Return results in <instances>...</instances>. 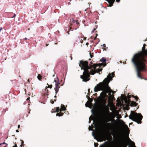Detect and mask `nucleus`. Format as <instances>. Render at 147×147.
Instances as JSON below:
<instances>
[{
	"instance_id": "obj_47",
	"label": "nucleus",
	"mask_w": 147,
	"mask_h": 147,
	"mask_svg": "<svg viewBox=\"0 0 147 147\" xmlns=\"http://www.w3.org/2000/svg\"><path fill=\"white\" fill-rule=\"evenodd\" d=\"M106 64H105V65H104V66H106Z\"/></svg>"
},
{
	"instance_id": "obj_28",
	"label": "nucleus",
	"mask_w": 147,
	"mask_h": 147,
	"mask_svg": "<svg viewBox=\"0 0 147 147\" xmlns=\"http://www.w3.org/2000/svg\"><path fill=\"white\" fill-rule=\"evenodd\" d=\"M90 56L91 57V58H92V57L93 56L91 55V53H90Z\"/></svg>"
},
{
	"instance_id": "obj_44",
	"label": "nucleus",
	"mask_w": 147,
	"mask_h": 147,
	"mask_svg": "<svg viewBox=\"0 0 147 147\" xmlns=\"http://www.w3.org/2000/svg\"><path fill=\"white\" fill-rule=\"evenodd\" d=\"M72 57H71V60H72Z\"/></svg>"
},
{
	"instance_id": "obj_8",
	"label": "nucleus",
	"mask_w": 147,
	"mask_h": 147,
	"mask_svg": "<svg viewBox=\"0 0 147 147\" xmlns=\"http://www.w3.org/2000/svg\"><path fill=\"white\" fill-rule=\"evenodd\" d=\"M59 83H55V91L56 94L59 91V89L60 88V87L59 86Z\"/></svg>"
},
{
	"instance_id": "obj_27",
	"label": "nucleus",
	"mask_w": 147,
	"mask_h": 147,
	"mask_svg": "<svg viewBox=\"0 0 147 147\" xmlns=\"http://www.w3.org/2000/svg\"><path fill=\"white\" fill-rule=\"evenodd\" d=\"M103 46L104 47H105V44H104L103 45Z\"/></svg>"
},
{
	"instance_id": "obj_25",
	"label": "nucleus",
	"mask_w": 147,
	"mask_h": 147,
	"mask_svg": "<svg viewBox=\"0 0 147 147\" xmlns=\"http://www.w3.org/2000/svg\"><path fill=\"white\" fill-rule=\"evenodd\" d=\"M120 0H116V1L117 2H120Z\"/></svg>"
},
{
	"instance_id": "obj_7",
	"label": "nucleus",
	"mask_w": 147,
	"mask_h": 147,
	"mask_svg": "<svg viewBox=\"0 0 147 147\" xmlns=\"http://www.w3.org/2000/svg\"><path fill=\"white\" fill-rule=\"evenodd\" d=\"M66 110V109L65 107L63 105H61V109H60V113H57L56 116H62L63 114L62 113V111L63 110Z\"/></svg>"
},
{
	"instance_id": "obj_11",
	"label": "nucleus",
	"mask_w": 147,
	"mask_h": 147,
	"mask_svg": "<svg viewBox=\"0 0 147 147\" xmlns=\"http://www.w3.org/2000/svg\"><path fill=\"white\" fill-rule=\"evenodd\" d=\"M91 105V102H89L88 101L85 104V106L86 107H89V106Z\"/></svg>"
},
{
	"instance_id": "obj_49",
	"label": "nucleus",
	"mask_w": 147,
	"mask_h": 147,
	"mask_svg": "<svg viewBox=\"0 0 147 147\" xmlns=\"http://www.w3.org/2000/svg\"><path fill=\"white\" fill-rule=\"evenodd\" d=\"M54 76V75L53 76Z\"/></svg>"
},
{
	"instance_id": "obj_19",
	"label": "nucleus",
	"mask_w": 147,
	"mask_h": 147,
	"mask_svg": "<svg viewBox=\"0 0 147 147\" xmlns=\"http://www.w3.org/2000/svg\"><path fill=\"white\" fill-rule=\"evenodd\" d=\"M94 145L95 147H97L98 146V143H94Z\"/></svg>"
},
{
	"instance_id": "obj_41",
	"label": "nucleus",
	"mask_w": 147,
	"mask_h": 147,
	"mask_svg": "<svg viewBox=\"0 0 147 147\" xmlns=\"http://www.w3.org/2000/svg\"><path fill=\"white\" fill-rule=\"evenodd\" d=\"M88 42H87V43H86V45H88Z\"/></svg>"
},
{
	"instance_id": "obj_32",
	"label": "nucleus",
	"mask_w": 147,
	"mask_h": 147,
	"mask_svg": "<svg viewBox=\"0 0 147 147\" xmlns=\"http://www.w3.org/2000/svg\"><path fill=\"white\" fill-rule=\"evenodd\" d=\"M50 88H51L52 87V85H50Z\"/></svg>"
},
{
	"instance_id": "obj_35",
	"label": "nucleus",
	"mask_w": 147,
	"mask_h": 147,
	"mask_svg": "<svg viewBox=\"0 0 147 147\" xmlns=\"http://www.w3.org/2000/svg\"><path fill=\"white\" fill-rule=\"evenodd\" d=\"M72 22H73V23H74V22H75V20H73V19H72Z\"/></svg>"
},
{
	"instance_id": "obj_42",
	"label": "nucleus",
	"mask_w": 147,
	"mask_h": 147,
	"mask_svg": "<svg viewBox=\"0 0 147 147\" xmlns=\"http://www.w3.org/2000/svg\"><path fill=\"white\" fill-rule=\"evenodd\" d=\"M76 23L77 24H78V22L77 21H76Z\"/></svg>"
},
{
	"instance_id": "obj_37",
	"label": "nucleus",
	"mask_w": 147,
	"mask_h": 147,
	"mask_svg": "<svg viewBox=\"0 0 147 147\" xmlns=\"http://www.w3.org/2000/svg\"><path fill=\"white\" fill-rule=\"evenodd\" d=\"M2 30V28H0V32H1V30Z\"/></svg>"
},
{
	"instance_id": "obj_4",
	"label": "nucleus",
	"mask_w": 147,
	"mask_h": 147,
	"mask_svg": "<svg viewBox=\"0 0 147 147\" xmlns=\"http://www.w3.org/2000/svg\"><path fill=\"white\" fill-rule=\"evenodd\" d=\"M129 118L138 123H141V121L142 118V116L140 114H138L134 111H131L130 115L129 116Z\"/></svg>"
},
{
	"instance_id": "obj_48",
	"label": "nucleus",
	"mask_w": 147,
	"mask_h": 147,
	"mask_svg": "<svg viewBox=\"0 0 147 147\" xmlns=\"http://www.w3.org/2000/svg\"><path fill=\"white\" fill-rule=\"evenodd\" d=\"M126 126L127 127V125H126Z\"/></svg>"
},
{
	"instance_id": "obj_40",
	"label": "nucleus",
	"mask_w": 147,
	"mask_h": 147,
	"mask_svg": "<svg viewBox=\"0 0 147 147\" xmlns=\"http://www.w3.org/2000/svg\"><path fill=\"white\" fill-rule=\"evenodd\" d=\"M54 102L53 101L52 102V103L53 104L54 103Z\"/></svg>"
},
{
	"instance_id": "obj_13",
	"label": "nucleus",
	"mask_w": 147,
	"mask_h": 147,
	"mask_svg": "<svg viewBox=\"0 0 147 147\" xmlns=\"http://www.w3.org/2000/svg\"><path fill=\"white\" fill-rule=\"evenodd\" d=\"M106 59L104 58V57H102L100 60V61L103 63H105L106 62Z\"/></svg>"
},
{
	"instance_id": "obj_33",
	"label": "nucleus",
	"mask_w": 147,
	"mask_h": 147,
	"mask_svg": "<svg viewBox=\"0 0 147 147\" xmlns=\"http://www.w3.org/2000/svg\"><path fill=\"white\" fill-rule=\"evenodd\" d=\"M12 147H17V145H16V144L15 145V146H13Z\"/></svg>"
},
{
	"instance_id": "obj_15",
	"label": "nucleus",
	"mask_w": 147,
	"mask_h": 147,
	"mask_svg": "<svg viewBox=\"0 0 147 147\" xmlns=\"http://www.w3.org/2000/svg\"><path fill=\"white\" fill-rule=\"evenodd\" d=\"M105 125L109 126V128L110 127L111 125V123H107L105 124Z\"/></svg>"
},
{
	"instance_id": "obj_18",
	"label": "nucleus",
	"mask_w": 147,
	"mask_h": 147,
	"mask_svg": "<svg viewBox=\"0 0 147 147\" xmlns=\"http://www.w3.org/2000/svg\"><path fill=\"white\" fill-rule=\"evenodd\" d=\"M117 116V117L118 119H120L121 117V116L120 115H119L118 114V115Z\"/></svg>"
},
{
	"instance_id": "obj_10",
	"label": "nucleus",
	"mask_w": 147,
	"mask_h": 147,
	"mask_svg": "<svg viewBox=\"0 0 147 147\" xmlns=\"http://www.w3.org/2000/svg\"><path fill=\"white\" fill-rule=\"evenodd\" d=\"M128 141L130 142V144L131 146L133 147H136L135 146V143L132 141L129 138H128Z\"/></svg>"
},
{
	"instance_id": "obj_20",
	"label": "nucleus",
	"mask_w": 147,
	"mask_h": 147,
	"mask_svg": "<svg viewBox=\"0 0 147 147\" xmlns=\"http://www.w3.org/2000/svg\"><path fill=\"white\" fill-rule=\"evenodd\" d=\"M59 110V107H57L56 108V111L55 112H58Z\"/></svg>"
},
{
	"instance_id": "obj_23",
	"label": "nucleus",
	"mask_w": 147,
	"mask_h": 147,
	"mask_svg": "<svg viewBox=\"0 0 147 147\" xmlns=\"http://www.w3.org/2000/svg\"><path fill=\"white\" fill-rule=\"evenodd\" d=\"M89 130H92L91 127V126H89Z\"/></svg>"
},
{
	"instance_id": "obj_14",
	"label": "nucleus",
	"mask_w": 147,
	"mask_h": 147,
	"mask_svg": "<svg viewBox=\"0 0 147 147\" xmlns=\"http://www.w3.org/2000/svg\"><path fill=\"white\" fill-rule=\"evenodd\" d=\"M54 82H55V83H59V79L57 77L55 79Z\"/></svg>"
},
{
	"instance_id": "obj_22",
	"label": "nucleus",
	"mask_w": 147,
	"mask_h": 147,
	"mask_svg": "<svg viewBox=\"0 0 147 147\" xmlns=\"http://www.w3.org/2000/svg\"><path fill=\"white\" fill-rule=\"evenodd\" d=\"M114 73H112V78L114 77Z\"/></svg>"
},
{
	"instance_id": "obj_38",
	"label": "nucleus",
	"mask_w": 147,
	"mask_h": 147,
	"mask_svg": "<svg viewBox=\"0 0 147 147\" xmlns=\"http://www.w3.org/2000/svg\"><path fill=\"white\" fill-rule=\"evenodd\" d=\"M23 146V144H21V145H20L21 147H22Z\"/></svg>"
},
{
	"instance_id": "obj_43",
	"label": "nucleus",
	"mask_w": 147,
	"mask_h": 147,
	"mask_svg": "<svg viewBox=\"0 0 147 147\" xmlns=\"http://www.w3.org/2000/svg\"><path fill=\"white\" fill-rule=\"evenodd\" d=\"M29 98H29H29H27V100H29Z\"/></svg>"
},
{
	"instance_id": "obj_3",
	"label": "nucleus",
	"mask_w": 147,
	"mask_h": 147,
	"mask_svg": "<svg viewBox=\"0 0 147 147\" xmlns=\"http://www.w3.org/2000/svg\"><path fill=\"white\" fill-rule=\"evenodd\" d=\"M79 65L82 69H83V74L80 76V78L83 80V81L87 82L90 80V74L93 75L96 73H98L101 71L102 69H97V65L88 66L87 61H80Z\"/></svg>"
},
{
	"instance_id": "obj_29",
	"label": "nucleus",
	"mask_w": 147,
	"mask_h": 147,
	"mask_svg": "<svg viewBox=\"0 0 147 147\" xmlns=\"http://www.w3.org/2000/svg\"><path fill=\"white\" fill-rule=\"evenodd\" d=\"M1 145H2V144H6V143L5 142H3V143H1Z\"/></svg>"
},
{
	"instance_id": "obj_9",
	"label": "nucleus",
	"mask_w": 147,
	"mask_h": 147,
	"mask_svg": "<svg viewBox=\"0 0 147 147\" xmlns=\"http://www.w3.org/2000/svg\"><path fill=\"white\" fill-rule=\"evenodd\" d=\"M107 1L109 4V6L111 7L113 5V4L114 2L115 1V0H105Z\"/></svg>"
},
{
	"instance_id": "obj_46",
	"label": "nucleus",
	"mask_w": 147,
	"mask_h": 147,
	"mask_svg": "<svg viewBox=\"0 0 147 147\" xmlns=\"http://www.w3.org/2000/svg\"><path fill=\"white\" fill-rule=\"evenodd\" d=\"M1 143H0V146H1Z\"/></svg>"
},
{
	"instance_id": "obj_26",
	"label": "nucleus",
	"mask_w": 147,
	"mask_h": 147,
	"mask_svg": "<svg viewBox=\"0 0 147 147\" xmlns=\"http://www.w3.org/2000/svg\"><path fill=\"white\" fill-rule=\"evenodd\" d=\"M96 30V28H94L93 30H92V32H94L95 30Z\"/></svg>"
},
{
	"instance_id": "obj_5",
	"label": "nucleus",
	"mask_w": 147,
	"mask_h": 147,
	"mask_svg": "<svg viewBox=\"0 0 147 147\" xmlns=\"http://www.w3.org/2000/svg\"><path fill=\"white\" fill-rule=\"evenodd\" d=\"M109 110H108L107 111L106 113L107 116L105 117L104 119V121L105 123H107L111 121V117H112L114 119V118L118 115V112L117 111H115L113 113H109Z\"/></svg>"
},
{
	"instance_id": "obj_2",
	"label": "nucleus",
	"mask_w": 147,
	"mask_h": 147,
	"mask_svg": "<svg viewBox=\"0 0 147 147\" xmlns=\"http://www.w3.org/2000/svg\"><path fill=\"white\" fill-rule=\"evenodd\" d=\"M111 79V74H109L103 82L99 83L94 88L95 92H97L99 90L102 91L100 94V96L101 98L108 97V95L106 94L108 93L109 98L110 100H113L114 98V95L113 94H111L113 91L108 86L109 83Z\"/></svg>"
},
{
	"instance_id": "obj_6",
	"label": "nucleus",
	"mask_w": 147,
	"mask_h": 147,
	"mask_svg": "<svg viewBox=\"0 0 147 147\" xmlns=\"http://www.w3.org/2000/svg\"><path fill=\"white\" fill-rule=\"evenodd\" d=\"M92 135L94 137V139L97 140V141H100V140H99V139L100 137V135L98 133H97L94 134V131H93L92 132Z\"/></svg>"
},
{
	"instance_id": "obj_34",
	"label": "nucleus",
	"mask_w": 147,
	"mask_h": 147,
	"mask_svg": "<svg viewBox=\"0 0 147 147\" xmlns=\"http://www.w3.org/2000/svg\"><path fill=\"white\" fill-rule=\"evenodd\" d=\"M20 127V125H18V128H19Z\"/></svg>"
},
{
	"instance_id": "obj_21",
	"label": "nucleus",
	"mask_w": 147,
	"mask_h": 147,
	"mask_svg": "<svg viewBox=\"0 0 147 147\" xmlns=\"http://www.w3.org/2000/svg\"><path fill=\"white\" fill-rule=\"evenodd\" d=\"M92 120V118L91 117H90L89 118V122H90V121L91 120Z\"/></svg>"
},
{
	"instance_id": "obj_30",
	"label": "nucleus",
	"mask_w": 147,
	"mask_h": 147,
	"mask_svg": "<svg viewBox=\"0 0 147 147\" xmlns=\"http://www.w3.org/2000/svg\"><path fill=\"white\" fill-rule=\"evenodd\" d=\"M16 15L15 14H14V15L12 17V18H13L16 16Z\"/></svg>"
},
{
	"instance_id": "obj_39",
	"label": "nucleus",
	"mask_w": 147,
	"mask_h": 147,
	"mask_svg": "<svg viewBox=\"0 0 147 147\" xmlns=\"http://www.w3.org/2000/svg\"><path fill=\"white\" fill-rule=\"evenodd\" d=\"M24 39H25V40H26L27 39V38H24Z\"/></svg>"
},
{
	"instance_id": "obj_36",
	"label": "nucleus",
	"mask_w": 147,
	"mask_h": 147,
	"mask_svg": "<svg viewBox=\"0 0 147 147\" xmlns=\"http://www.w3.org/2000/svg\"><path fill=\"white\" fill-rule=\"evenodd\" d=\"M16 131L17 132H19V131L18 130H16Z\"/></svg>"
},
{
	"instance_id": "obj_1",
	"label": "nucleus",
	"mask_w": 147,
	"mask_h": 147,
	"mask_svg": "<svg viewBox=\"0 0 147 147\" xmlns=\"http://www.w3.org/2000/svg\"><path fill=\"white\" fill-rule=\"evenodd\" d=\"M146 45L144 44L142 47V51L134 55L131 59L132 62L135 65L137 69V75L138 77L142 79L140 74L141 71H145V62L146 61L144 57L147 55V50H145V47Z\"/></svg>"
},
{
	"instance_id": "obj_50",
	"label": "nucleus",
	"mask_w": 147,
	"mask_h": 147,
	"mask_svg": "<svg viewBox=\"0 0 147 147\" xmlns=\"http://www.w3.org/2000/svg\"><path fill=\"white\" fill-rule=\"evenodd\" d=\"M56 97V96H55V97Z\"/></svg>"
},
{
	"instance_id": "obj_16",
	"label": "nucleus",
	"mask_w": 147,
	"mask_h": 147,
	"mask_svg": "<svg viewBox=\"0 0 147 147\" xmlns=\"http://www.w3.org/2000/svg\"><path fill=\"white\" fill-rule=\"evenodd\" d=\"M37 78L39 80H40L41 78V76L40 75L38 74L37 76Z\"/></svg>"
},
{
	"instance_id": "obj_45",
	"label": "nucleus",
	"mask_w": 147,
	"mask_h": 147,
	"mask_svg": "<svg viewBox=\"0 0 147 147\" xmlns=\"http://www.w3.org/2000/svg\"><path fill=\"white\" fill-rule=\"evenodd\" d=\"M84 11H86V9H85Z\"/></svg>"
},
{
	"instance_id": "obj_24",
	"label": "nucleus",
	"mask_w": 147,
	"mask_h": 147,
	"mask_svg": "<svg viewBox=\"0 0 147 147\" xmlns=\"http://www.w3.org/2000/svg\"><path fill=\"white\" fill-rule=\"evenodd\" d=\"M135 98L136 100H137L138 99V97L137 96L135 97Z\"/></svg>"
},
{
	"instance_id": "obj_31",
	"label": "nucleus",
	"mask_w": 147,
	"mask_h": 147,
	"mask_svg": "<svg viewBox=\"0 0 147 147\" xmlns=\"http://www.w3.org/2000/svg\"><path fill=\"white\" fill-rule=\"evenodd\" d=\"M22 144H23L24 142L23 140H22Z\"/></svg>"
},
{
	"instance_id": "obj_17",
	"label": "nucleus",
	"mask_w": 147,
	"mask_h": 147,
	"mask_svg": "<svg viewBox=\"0 0 147 147\" xmlns=\"http://www.w3.org/2000/svg\"><path fill=\"white\" fill-rule=\"evenodd\" d=\"M47 86H46V88H45V90L46 91V90H47V88H50V85H49L48 84H47Z\"/></svg>"
},
{
	"instance_id": "obj_12",
	"label": "nucleus",
	"mask_w": 147,
	"mask_h": 147,
	"mask_svg": "<svg viewBox=\"0 0 147 147\" xmlns=\"http://www.w3.org/2000/svg\"><path fill=\"white\" fill-rule=\"evenodd\" d=\"M136 103L134 101H132L131 102L130 105L131 106H135L136 105Z\"/></svg>"
}]
</instances>
